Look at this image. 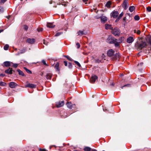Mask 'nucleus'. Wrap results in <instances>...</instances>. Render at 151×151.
Here are the masks:
<instances>
[{
    "mask_svg": "<svg viewBox=\"0 0 151 151\" xmlns=\"http://www.w3.org/2000/svg\"><path fill=\"white\" fill-rule=\"evenodd\" d=\"M52 75L51 73H47L45 77L47 79H51Z\"/></svg>",
    "mask_w": 151,
    "mask_h": 151,
    "instance_id": "nucleus-16",
    "label": "nucleus"
},
{
    "mask_svg": "<svg viewBox=\"0 0 151 151\" xmlns=\"http://www.w3.org/2000/svg\"><path fill=\"white\" fill-rule=\"evenodd\" d=\"M25 50H23V52H21V53H24V52H25Z\"/></svg>",
    "mask_w": 151,
    "mask_h": 151,
    "instance_id": "nucleus-57",
    "label": "nucleus"
},
{
    "mask_svg": "<svg viewBox=\"0 0 151 151\" xmlns=\"http://www.w3.org/2000/svg\"><path fill=\"white\" fill-rule=\"evenodd\" d=\"M98 77L97 76L94 75L92 76L90 79V82L92 83H94L96 81Z\"/></svg>",
    "mask_w": 151,
    "mask_h": 151,
    "instance_id": "nucleus-5",
    "label": "nucleus"
},
{
    "mask_svg": "<svg viewBox=\"0 0 151 151\" xmlns=\"http://www.w3.org/2000/svg\"><path fill=\"white\" fill-rule=\"evenodd\" d=\"M124 13L122 12L119 15V17L117 18V20H119L123 16Z\"/></svg>",
    "mask_w": 151,
    "mask_h": 151,
    "instance_id": "nucleus-27",
    "label": "nucleus"
},
{
    "mask_svg": "<svg viewBox=\"0 0 151 151\" xmlns=\"http://www.w3.org/2000/svg\"><path fill=\"white\" fill-rule=\"evenodd\" d=\"M95 62L96 63H99L101 62V60H99V59H96L95 60Z\"/></svg>",
    "mask_w": 151,
    "mask_h": 151,
    "instance_id": "nucleus-43",
    "label": "nucleus"
},
{
    "mask_svg": "<svg viewBox=\"0 0 151 151\" xmlns=\"http://www.w3.org/2000/svg\"><path fill=\"white\" fill-rule=\"evenodd\" d=\"M96 19H99V18H101V17H96Z\"/></svg>",
    "mask_w": 151,
    "mask_h": 151,
    "instance_id": "nucleus-59",
    "label": "nucleus"
},
{
    "mask_svg": "<svg viewBox=\"0 0 151 151\" xmlns=\"http://www.w3.org/2000/svg\"><path fill=\"white\" fill-rule=\"evenodd\" d=\"M25 86L26 87H29L31 88H35L36 87V85L33 84L29 83L26 85Z\"/></svg>",
    "mask_w": 151,
    "mask_h": 151,
    "instance_id": "nucleus-12",
    "label": "nucleus"
},
{
    "mask_svg": "<svg viewBox=\"0 0 151 151\" xmlns=\"http://www.w3.org/2000/svg\"><path fill=\"white\" fill-rule=\"evenodd\" d=\"M91 148L88 147H85L83 149L85 151H91Z\"/></svg>",
    "mask_w": 151,
    "mask_h": 151,
    "instance_id": "nucleus-24",
    "label": "nucleus"
},
{
    "mask_svg": "<svg viewBox=\"0 0 151 151\" xmlns=\"http://www.w3.org/2000/svg\"><path fill=\"white\" fill-rule=\"evenodd\" d=\"M24 69L28 73L31 74L32 73V72L28 69L27 68L25 67L24 68Z\"/></svg>",
    "mask_w": 151,
    "mask_h": 151,
    "instance_id": "nucleus-28",
    "label": "nucleus"
},
{
    "mask_svg": "<svg viewBox=\"0 0 151 151\" xmlns=\"http://www.w3.org/2000/svg\"><path fill=\"white\" fill-rule=\"evenodd\" d=\"M141 33V31L140 30H137V31L136 33L137 34H139Z\"/></svg>",
    "mask_w": 151,
    "mask_h": 151,
    "instance_id": "nucleus-47",
    "label": "nucleus"
},
{
    "mask_svg": "<svg viewBox=\"0 0 151 151\" xmlns=\"http://www.w3.org/2000/svg\"><path fill=\"white\" fill-rule=\"evenodd\" d=\"M105 28L106 29H111L112 28V25L109 24H106L105 25Z\"/></svg>",
    "mask_w": 151,
    "mask_h": 151,
    "instance_id": "nucleus-19",
    "label": "nucleus"
},
{
    "mask_svg": "<svg viewBox=\"0 0 151 151\" xmlns=\"http://www.w3.org/2000/svg\"><path fill=\"white\" fill-rule=\"evenodd\" d=\"M43 75V73H42V74H41V76H42Z\"/></svg>",
    "mask_w": 151,
    "mask_h": 151,
    "instance_id": "nucleus-62",
    "label": "nucleus"
},
{
    "mask_svg": "<svg viewBox=\"0 0 151 151\" xmlns=\"http://www.w3.org/2000/svg\"><path fill=\"white\" fill-rule=\"evenodd\" d=\"M127 14L130 17V14Z\"/></svg>",
    "mask_w": 151,
    "mask_h": 151,
    "instance_id": "nucleus-64",
    "label": "nucleus"
},
{
    "mask_svg": "<svg viewBox=\"0 0 151 151\" xmlns=\"http://www.w3.org/2000/svg\"><path fill=\"white\" fill-rule=\"evenodd\" d=\"M61 3L62 5H64V6H66L67 4L66 3L62 2Z\"/></svg>",
    "mask_w": 151,
    "mask_h": 151,
    "instance_id": "nucleus-46",
    "label": "nucleus"
},
{
    "mask_svg": "<svg viewBox=\"0 0 151 151\" xmlns=\"http://www.w3.org/2000/svg\"><path fill=\"white\" fill-rule=\"evenodd\" d=\"M121 5L125 10L127 9L129 6V4L128 3V0H124Z\"/></svg>",
    "mask_w": 151,
    "mask_h": 151,
    "instance_id": "nucleus-3",
    "label": "nucleus"
},
{
    "mask_svg": "<svg viewBox=\"0 0 151 151\" xmlns=\"http://www.w3.org/2000/svg\"><path fill=\"white\" fill-rule=\"evenodd\" d=\"M7 0H1V2L2 3H4V2H5Z\"/></svg>",
    "mask_w": 151,
    "mask_h": 151,
    "instance_id": "nucleus-50",
    "label": "nucleus"
},
{
    "mask_svg": "<svg viewBox=\"0 0 151 151\" xmlns=\"http://www.w3.org/2000/svg\"><path fill=\"white\" fill-rule=\"evenodd\" d=\"M139 17L138 15H136L134 17V19L135 20H139Z\"/></svg>",
    "mask_w": 151,
    "mask_h": 151,
    "instance_id": "nucleus-29",
    "label": "nucleus"
},
{
    "mask_svg": "<svg viewBox=\"0 0 151 151\" xmlns=\"http://www.w3.org/2000/svg\"><path fill=\"white\" fill-rule=\"evenodd\" d=\"M17 71L19 73V74L20 75H21L22 76H25L24 74V73H23V72L21 71L19 69H18L17 70Z\"/></svg>",
    "mask_w": 151,
    "mask_h": 151,
    "instance_id": "nucleus-22",
    "label": "nucleus"
},
{
    "mask_svg": "<svg viewBox=\"0 0 151 151\" xmlns=\"http://www.w3.org/2000/svg\"><path fill=\"white\" fill-rule=\"evenodd\" d=\"M137 31V30H135H135H134V33H136Z\"/></svg>",
    "mask_w": 151,
    "mask_h": 151,
    "instance_id": "nucleus-58",
    "label": "nucleus"
},
{
    "mask_svg": "<svg viewBox=\"0 0 151 151\" xmlns=\"http://www.w3.org/2000/svg\"><path fill=\"white\" fill-rule=\"evenodd\" d=\"M62 33V32H57L55 35V36H58L59 35H61Z\"/></svg>",
    "mask_w": 151,
    "mask_h": 151,
    "instance_id": "nucleus-33",
    "label": "nucleus"
},
{
    "mask_svg": "<svg viewBox=\"0 0 151 151\" xmlns=\"http://www.w3.org/2000/svg\"><path fill=\"white\" fill-rule=\"evenodd\" d=\"M134 37H132L130 36L127 38V42L128 43H131L134 41Z\"/></svg>",
    "mask_w": 151,
    "mask_h": 151,
    "instance_id": "nucleus-9",
    "label": "nucleus"
},
{
    "mask_svg": "<svg viewBox=\"0 0 151 151\" xmlns=\"http://www.w3.org/2000/svg\"><path fill=\"white\" fill-rule=\"evenodd\" d=\"M35 40L34 38H28L26 40V42L30 44H33L35 42Z\"/></svg>",
    "mask_w": 151,
    "mask_h": 151,
    "instance_id": "nucleus-4",
    "label": "nucleus"
},
{
    "mask_svg": "<svg viewBox=\"0 0 151 151\" xmlns=\"http://www.w3.org/2000/svg\"><path fill=\"white\" fill-rule=\"evenodd\" d=\"M111 4V2L110 1H109L107 2L105 6L108 8H110Z\"/></svg>",
    "mask_w": 151,
    "mask_h": 151,
    "instance_id": "nucleus-26",
    "label": "nucleus"
},
{
    "mask_svg": "<svg viewBox=\"0 0 151 151\" xmlns=\"http://www.w3.org/2000/svg\"><path fill=\"white\" fill-rule=\"evenodd\" d=\"M24 28L25 30L27 31L28 29V27L26 25H24Z\"/></svg>",
    "mask_w": 151,
    "mask_h": 151,
    "instance_id": "nucleus-40",
    "label": "nucleus"
},
{
    "mask_svg": "<svg viewBox=\"0 0 151 151\" xmlns=\"http://www.w3.org/2000/svg\"><path fill=\"white\" fill-rule=\"evenodd\" d=\"M74 62L79 67H81V65L80 63L78 61H74Z\"/></svg>",
    "mask_w": 151,
    "mask_h": 151,
    "instance_id": "nucleus-32",
    "label": "nucleus"
},
{
    "mask_svg": "<svg viewBox=\"0 0 151 151\" xmlns=\"http://www.w3.org/2000/svg\"><path fill=\"white\" fill-rule=\"evenodd\" d=\"M119 42H117L116 41L114 43H113L114 44L115 47H117L119 45Z\"/></svg>",
    "mask_w": 151,
    "mask_h": 151,
    "instance_id": "nucleus-30",
    "label": "nucleus"
},
{
    "mask_svg": "<svg viewBox=\"0 0 151 151\" xmlns=\"http://www.w3.org/2000/svg\"><path fill=\"white\" fill-rule=\"evenodd\" d=\"M6 85V83H4V82H2L1 83V86H5Z\"/></svg>",
    "mask_w": 151,
    "mask_h": 151,
    "instance_id": "nucleus-48",
    "label": "nucleus"
},
{
    "mask_svg": "<svg viewBox=\"0 0 151 151\" xmlns=\"http://www.w3.org/2000/svg\"><path fill=\"white\" fill-rule=\"evenodd\" d=\"M11 64H13V63L11 62L8 61L4 62L3 63L4 66L5 67L10 66L11 65Z\"/></svg>",
    "mask_w": 151,
    "mask_h": 151,
    "instance_id": "nucleus-13",
    "label": "nucleus"
},
{
    "mask_svg": "<svg viewBox=\"0 0 151 151\" xmlns=\"http://www.w3.org/2000/svg\"><path fill=\"white\" fill-rule=\"evenodd\" d=\"M4 11V8L2 7H0V13H3Z\"/></svg>",
    "mask_w": 151,
    "mask_h": 151,
    "instance_id": "nucleus-34",
    "label": "nucleus"
},
{
    "mask_svg": "<svg viewBox=\"0 0 151 151\" xmlns=\"http://www.w3.org/2000/svg\"><path fill=\"white\" fill-rule=\"evenodd\" d=\"M91 151H97L95 149H91Z\"/></svg>",
    "mask_w": 151,
    "mask_h": 151,
    "instance_id": "nucleus-53",
    "label": "nucleus"
},
{
    "mask_svg": "<svg viewBox=\"0 0 151 151\" xmlns=\"http://www.w3.org/2000/svg\"><path fill=\"white\" fill-rule=\"evenodd\" d=\"M59 63L58 62H57L55 66V68L56 69V71H59L60 69L59 68Z\"/></svg>",
    "mask_w": 151,
    "mask_h": 151,
    "instance_id": "nucleus-21",
    "label": "nucleus"
},
{
    "mask_svg": "<svg viewBox=\"0 0 151 151\" xmlns=\"http://www.w3.org/2000/svg\"><path fill=\"white\" fill-rule=\"evenodd\" d=\"M143 63H140V64L141 65H142V64H143Z\"/></svg>",
    "mask_w": 151,
    "mask_h": 151,
    "instance_id": "nucleus-61",
    "label": "nucleus"
},
{
    "mask_svg": "<svg viewBox=\"0 0 151 151\" xmlns=\"http://www.w3.org/2000/svg\"><path fill=\"white\" fill-rule=\"evenodd\" d=\"M9 48V46L8 45H5L4 47V49L5 50H8Z\"/></svg>",
    "mask_w": 151,
    "mask_h": 151,
    "instance_id": "nucleus-31",
    "label": "nucleus"
},
{
    "mask_svg": "<svg viewBox=\"0 0 151 151\" xmlns=\"http://www.w3.org/2000/svg\"><path fill=\"white\" fill-rule=\"evenodd\" d=\"M13 70L12 68H9L8 69L5 70L4 72L7 74H12V73Z\"/></svg>",
    "mask_w": 151,
    "mask_h": 151,
    "instance_id": "nucleus-14",
    "label": "nucleus"
},
{
    "mask_svg": "<svg viewBox=\"0 0 151 151\" xmlns=\"http://www.w3.org/2000/svg\"><path fill=\"white\" fill-rule=\"evenodd\" d=\"M114 83H111V85L113 86H114Z\"/></svg>",
    "mask_w": 151,
    "mask_h": 151,
    "instance_id": "nucleus-55",
    "label": "nucleus"
},
{
    "mask_svg": "<svg viewBox=\"0 0 151 151\" xmlns=\"http://www.w3.org/2000/svg\"><path fill=\"white\" fill-rule=\"evenodd\" d=\"M68 67L69 68H71L72 67V65L71 63H68Z\"/></svg>",
    "mask_w": 151,
    "mask_h": 151,
    "instance_id": "nucleus-38",
    "label": "nucleus"
},
{
    "mask_svg": "<svg viewBox=\"0 0 151 151\" xmlns=\"http://www.w3.org/2000/svg\"><path fill=\"white\" fill-rule=\"evenodd\" d=\"M111 33L115 36H119L120 35V30L117 28H115L111 31Z\"/></svg>",
    "mask_w": 151,
    "mask_h": 151,
    "instance_id": "nucleus-1",
    "label": "nucleus"
},
{
    "mask_svg": "<svg viewBox=\"0 0 151 151\" xmlns=\"http://www.w3.org/2000/svg\"><path fill=\"white\" fill-rule=\"evenodd\" d=\"M3 30H0V33L3 31Z\"/></svg>",
    "mask_w": 151,
    "mask_h": 151,
    "instance_id": "nucleus-60",
    "label": "nucleus"
},
{
    "mask_svg": "<svg viewBox=\"0 0 151 151\" xmlns=\"http://www.w3.org/2000/svg\"><path fill=\"white\" fill-rule=\"evenodd\" d=\"M119 15V13L117 11L112 12L111 13V16L114 18H116Z\"/></svg>",
    "mask_w": 151,
    "mask_h": 151,
    "instance_id": "nucleus-7",
    "label": "nucleus"
},
{
    "mask_svg": "<svg viewBox=\"0 0 151 151\" xmlns=\"http://www.w3.org/2000/svg\"><path fill=\"white\" fill-rule=\"evenodd\" d=\"M64 64L65 66H67V61H64Z\"/></svg>",
    "mask_w": 151,
    "mask_h": 151,
    "instance_id": "nucleus-51",
    "label": "nucleus"
},
{
    "mask_svg": "<svg viewBox=\"0 0 151 151\" xmlns=\"http://www.w3.org/2000/svg\"><path fill=\"white\" fill-rule=\"evenodd\" d=\"M39 151H46V150L45 149H41V148L39 149Z\"/></svg>",
    "mask_w": 151,
    "mask_h": 151,
    "instance_id": "nucleus-45",
    "label": "nucleus"
},
{
    "mask_svg": "<svg viewBox=\"0 0 151 151\" xmlns=\"http://www.w3.org/2000/svg\"><path fill=\"white\" fill-rule=\"evenodd\" d=\"M42 62L44 65H47V64L46 61L45 60H42Z\"/></svg>",
    "mask_w": 151,
    "mask_h": 151,
    "instance_id": "nucleus-36",
    "label": "nucleus"
},
{
    "mask_svg": "<svg viewBox=\"0 0 151 151\" xmlns=\"http://www.w3.org/2000/svg\"><path fill=\"white\" fill-rule=\"evenodd\" d=\"M147 10L149 12L151 11V7L150 6H148L147 7Z\"/></svg>",
    "mask_w": 151,
    "mask_h": 151,
    "instance_id": "nucleus-37",
    "label": "nucleus"
},
{
    "mask_svg": "<svg viewBox=\"0 0 151 151\" xmlns=\"http://www.w3.org/2000/svg\"><path fill=\"white\" fill-rule=\"evenodd\" d=\"M88 0H83V1L84 2H86Z\"/></svg>",
    "mask_w": 151,
    "mask_h": 151,
    "instance_id": "nucleus-56",
    "label": "nucleus"
},
{
    "mask_svg": "<svg viewBox=\"0 0 151 151\" xmlns=\"http://www.w3.org/2000/svg\"><path fill=\"white\" fill-rule=\"evenodd\" d=\"M64 57L66 58L67 59L70 61H72V60L69 56L67 55H65Z\"/></svg>",
    "mask_w": 151,
    "mask_h": 151,
    "instance_id": "nucleus-35",
    "label": "nucleus"
},
{
    "mask_svg": "<svg viewBox=\"0 0 151 151\" xmlns=\"http://www.w3.org/2000/svg\"><path fill=\"white\" fill-rule=\"evenodd\" d=\"M101 19V22L102 23H105L107 20V18L105 16L100 17Z\"/></svg>",
    "mask_w": 151,
    "mask_h": 151,
    "instance_id": "nucleus-15",
    "label": "nucleus"
},
{
    "mask_svg": "<svg viewBox=\"0 0 151 151\" xmlns=\"http://www.w3.org/2000/svg\"><path fill=\"white\" fill-rule=\"evenodd\" d=\"M13 65L12 66V67H14L15 68H17L18 65V64H13Z\"/></svg>",
    "mask_w": 151,
    "mask_h": 151,
    "instance_id": "nucleus-41",
    "label": "nucleus"
},
{
    "mask_svg": "<svg viewBox=\"0 0 151 151\" xmlns=\"http://www.w3.org/2000/svg\"><path fill=\"white\" fill-rule=\"evenodd\" d=\"M119 21V20H117V19H116V22H117V21Z\"/></svg>",
    "mask_w": 151,
    "mask_h": 151,
    "instance_id": "nucleus-63",
    "label": "nucleus"
},
{
    "mask_svg": "<svg viewBox=\"0 0 151 151\" xmlns=\"http://www.w3.org/2000/svg\"><path fill=\"white\" fill-rule=\"evenodd\" d=\"M64 104V101H60L56 103V105L57 108H60Z\"/></svg>",
    "mask_w": 151,
    "mask_h": 151,
    "instance_id": "nucleus-6",
    "label": "nucleus"
},
{
    "mask_svg": "<svg viewBox=\"0 0 151 151\" xmlns=\"http://www.w3.org/2000/svg\"><path fill=\"white\" fill-rule=\"evenodd\" d=\"M87 32H86L84 30H79L77 34H78V35H80L81 36L83 35H86Z\"/></svg>",
    "mask_w": 151,
    "mask_h": 151,
    "instance_id": "nucleus-11",
    "label": "nucleus"
},
{
    "mask_svg": "<svg viewBox=\"0 0 151 151\" xmlns=\"http://www.w3.org/2000/svg\"><path fill=\"white\" fill-rule=\"evenodd\" d=\"M66 105L69 109H72V105H71V102H68Z\"/></svg>",
    "mask_w": 151,
    "mask_h": 151,
    "instance_id": "nucleus-20",
    "label": "nucleus"
},
{
    "mask_svg": "<svg viewBox=\"0 0 151 151\" xmlns=\"http://www.w3.org/2000/svg\"><path fill=\"white\" fill-rule=\"evenodd\" d=\"M5 76V75L2 73H0V76L3 77Z\"/></svg>",
    "mask_w": 151,
    "mask_h": 151,
    "instance_id": "nucleus-52",
    "label": "nucleus"
},
{
    "mask_svg": "<svg viewBox=\"0 0 151 151\" xmlns=\"http://www.w3.org/2000/svg\"><path fill=\"white\" fill-rule=\"evenodd\" d=\"M43 29L42 28H38L37 29V30L38 32H41L42 31Z\"/></svg>",
    "mask_w": 151,
    "mask_h": 151,
    "instance_id": "nucleus-42",
    "label": "nucleus"
},
{
    "mask_svg": "<svg viewBox=\"0 0 151 151\" xmlns=\"http://www.w3.org/2000/svg\"><path fill=\"white\" fill-rule=\"evenodd\" d=\"M17 84L15 82H10L9 84V86L11 88H15L17 86Z\"/></svg>",
    "mask_w": 151,
    "mask_h": 151,
    "instance_id": "nucleus-8",
    "label": "nucleus"
},
{
    "mask_svg": "<svg viewBox=\"0 0 151 151\" xmlns=\"http://www.w3.org/2000/svg\"><path fill=\"white\" fill-rule=\"evenodd\" d=\"M146 45V43L145 42H142L139 45V47L142 48L145 47Z\"/></svg>",
    "mask_w": 151,
    "mask_h": 151,
    "instance_id": "nucleus-17",
    "label": "nucleus"
},
{
    "mask_svg": "<svg viewBox=\"0 0 151 151\" xmlns=\"http://www.w3.org/2000/svg\"><path fill=\"white\" fill-rule=\"evenodd\" d=\"M126 17H124L123 18V20H124V21H126Z\"/></svg>",
    "mask_w": 151,
    "mask_h": 151,
    "instance_id": "nucleus-54",
    "label": "nucleus"
},
{
    "mask_svg": "<svg viewBox=\"0 0 151 151\" xmlns=\"http://www.w3.org/2000/svg\"><path fill=\"white\" fill-rule=\"evenodd\" d=\"M124 37H121L119 38L118 40V41L120 43L122 42L124 40Z\"/></svg>",
    "mask_w": 151,
    "mask_h": 151,
    "instance_id": "nucleus-25",
    "label": "nucleus"
},
{
    "mask_svg": "<svg viewBox=\"0 0 151 151\" xmlns=\"http://www.w3.org/2000/svg\"><path fill=\"white\" fill-rule=\"evenodd\" d=\"M47 26L49 28H54L55 25L54 24H53L52 23H47Z\"/></svg>",
    "mask_w": 151,
    "mask_h": 151,
    "instance_id": "nucleus-18",
    "label": "nucleus"
},
{
    "mask_svg": "<svg viewBox=\"0 0 151 151\" xmlns=\"http://www.w3.org/2000/svg\"><path fill=\"white\" fill-rule=\"evenodd\" d=\"M43 43L44 44H45L46 45H47V44H48V42H47L45 41V40H44Z\"/></svg>",
    "mask_w": 151,
    "mask_h": 151,
    "instance_id": "nucleus-49",
    "label": "nucleus"
},
{
    "mask_svg": "<svg viewBox=\"0 0 151 151\" xmlns=\"http://www.w3.org/2000/svg\"><path fill=\"white\" fill-rule=\"evenodd\" d=\"M116 40V39L113 38L111 36H109L107 39L106 41L109 43L113 44Z\"/></svg>",
    "mask_w": 151,
    "mask_h": 151,
    "instance_id": "nucleus-2",
    "label": "nucleus"
},
{
    "mask_svg": "<svg viewBox=\"0 0 151 151\" xmlns=\"http://www.w3.org/2000/svg\"><path fill=\"white\" fill-rule=\"evenodd\" d=\"M135 9V7L134 6H132L129 7V10L131 12H132Z\"/></svg>",
    "mask_w": 151,
    "mask_h": 151,
    "instance_id": "nucleus-23",
    "label": "nucleus"
},
{
    "mask_svg": "<svg viewBox=\"0 0 151 151\" xmlns=\"http://www.w3.org/2000/svg\"><path fill=\"white\" fill-rule=\"evenodd\" d=\"M114 51L112 49H110L108 51L107 55L108 56L111 57L114 55Z\"/></svg>",
    "mask_w": 151,
    "mask_h": 151,
    "instance_id": "nucleus-10",
    "label": "nucleus"
},
{
    "mask_svg": "<svg viewBox=\"0 0 151 151\" xmlns=\"http://www.w3.org/2000/svg\"><path fill=\"white\" fill-rule=\"evenodd\" d=\"M76 45L77 46V48H79L80 47V45L79 43H77Z\"/></svg>",
    "mask_w": 151,
    "mask_h": 151,
    "instance_id": "nucleus-44",
    "label": "nucleus"
},
{
    "mask_svg": "<svg viewBox=\"0 0 151 151\" xmlns=\"http://www.w3.org/2000/svg\"><path fill=\"white\" fill-rule=\"evenodd\" d=\"M130 86V84H126V85H124L123 86H122L121 87V88L122 89H123V88L124 87H126V86L129 87Z\"/></svg>",
    "mask_w": 151,
    "mask_h": 151,
    "instance_id": "nucleus-39",
    "label": "nucleus"
}]
</instances>
